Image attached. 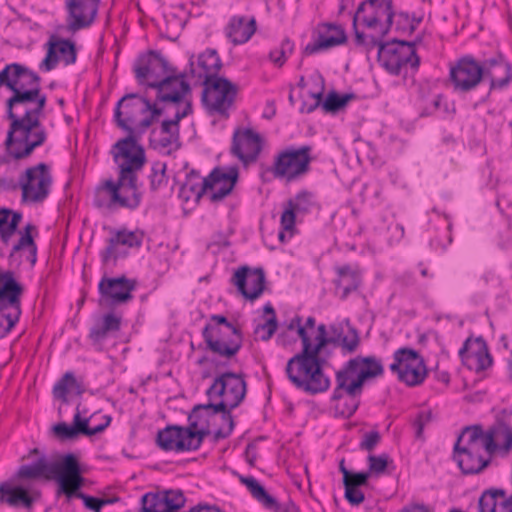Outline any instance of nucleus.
I'll return each instance as SVG.
<instances>
[{
    "instance_id": "24",
    "label": "nucleus",
    "mask_w": 512,
    "mask_h": 512,
    "mask_svg": "<svg viewBox=\"0 0 512 512\" xmlns=\"http://www.w3.org/2000/svg\"><path fill=\"white\" fill-rule=\"evenodd\" d=\"M262 144V137L252 129H236L232 138L231 153L247 165L257 160Z\"/></svg>"
},
{
    "instance_id": "38",
    "label": "nucleus",
    "mask_w": 512,
    "mask_h": 512,
    "mask_svg": "<svg viewBox=\"0 0 512 512\" xmlns=\"http://www.w3.org/2000/svg\"><path fill=\"white\" fill-rule=\"evenodd\" d=\"M482 512H512V496L506 498L503 490L483 492Z\"/></svg>"
},
{
    "instance_id": "63",
    "label": "nucleus",
    "mask_w": 512,
    "mask_h": 512,
    "mask_svg": "<svg viewBox=\"0 0 512 512\" xmlns=\"http://www.w3.org/2000/svg\"><path fill=\"white\" fill-rule=\"evenodd\" d=\"M109 424H110V417H107V420L104 424H100L96 427L91 428L88 426V419L82 418V430H83L82 434L87 435V436L96 435L98 433L103 432Z\"/></svg>"
},
{
    "instance_id": "31",
    "label": "nucleus",
    "mask_w": 512,
    "mask_h": 512,
    "mask_svg": "<svg viewBox=\"0 0 512 512\" xmlns=\"http://www.w3.org/2000/svg\"><path fill=\"white\" fill-rule=\"evenodd\" d=\"M32 231H36V227L29 223L24 227V231L20 232L21 236L19 240L13 245L12 250L9 254V260L11 264L16 261V265L20 264V261L16 259V255L24 256L31 266H34L37 262V245L32 236Z\"/></svg>"
},
{
    "instance_id": "3",
    "label": "nucleus",
    "mask_w": 512,
    "mask_h": 512,
    "mask_svg": "<svg viewBox=\"0 0 512 512\" xmlns=\"http://www.w3.org/2000/svg\"><path fill=\"white\" fill-rule=\"evenodd\" d=\"M21 475L28 477H37L44 475L48 480L57 482V495L64 494L68 501L73 498H79L84 506L93 511L101 512L103 506L113 504L118 498H97L83 493L80 489L84 484V478L81 475V468L77 457L72 454H59V461L45 462L41 460L33 468H25Z\"/></svg>"
},
{
    "instance_id": "42",
    "label": "nucleus",
    "mask_w": 512,
    "mask_h": 512,
    "mask_svg": "<svg viewBox=\"0 0 512 512\" xmlns=\"http://www.w3.org/2000/svg\"><path fill=\"white\" fill-rule=\"evenodd\" d=\"M454 460L463 474H478L480 472V451H454Z\"/></svg>"
},
{
    "instance_id": "61",
    "label": "nucleus",
    "mask_w": 512,
    "mask_h": 512,
    "mask_svg": "<svg viewBox=\"0 0 512 512\" xmlns=\"http://www.w3.org/2000/svg\"><path fill=\"white\" fill-rule=\"evenodd\" d=\"M370 473L369 472H358L353 473L351 472L350 477L348 478V482H343L344 486H346V483H349L354 488H359L360 486L366 485L369 479Z\"/></svg>"
},
{
    "instance_id": "45",
    "label": "nucleus",
    "mask_w": 512,
    "mask_h": 512,
    "mask_svg": "<svg viewBox=\"0 0 512 512\" xmlns=\"http://www.w3.org/2000/svg\"><path fill=\"white\" fill-rule=\"evenodd\" d=\"M55 435L61 440H70L76 438L79 434H82V418L79 409L73 417V425L70 426L65 422L58 423L53 426Z\"/></svg>"
},
{
    "instance_id": "40",
    "label": "nucleus",
    "mask_w": 512,
    "mask_h": 512,
    "mask_svg": "<svg viewBox=\"0 0 512 512\" xmlns=\"http://www.w3.org/2000/svg\"><path fill=\"white\" fill-rule=\"evenodd\" d=\"M462 363L476 373L480 372V337H468L459 350Z\"/></svg>"
},
{
    "instance_id": "29",
    "label": "nucleus",
    "mask_w": 512,
    "mask_h": 512,
    "mask_svg": "<svg viewBox=\"0 0 512 512\" xmlns=\"http://www.w3.org/2000/svg\"><path fill=\"white\" fill-rule=\"evenodd\" d=\"M347 41L345 30L333 23H323L318 27V38L312 43H308L304 49L306 55H312L322 50H326Z\"/></svg>"
},
{
    "instance_id": "25",
    "label": "nucleus",
    "mask_w": 512,
    "mask_h": 512,
    "mask_svg": "<svg viewBox=\"0 0 512 512\" xmlns=\"http://www.w3.org/2000/svg\"><path fill=\"white\" fill-rule=\"evenodd\" d=\"M186 502L181 490L148 492L141 498L142 512H177Z\"/></svg>"
},
{
    "instance_id": "5",
    "label": "nucleus",
    "mask_w": 512,
    "mask_h": 512,
    "mask_svg": "<svg viewBox=\"0 0 512 512\" xmlns=\"http://www.w3.org/2000/svg\"><path fill=\"white\" fill-rule=\"evenodd\" d=\"M326 357L315 348L312 353L296 354L286 364L289 381L299 390L315 395L330 387V379L323 372Z\"/></svg>"
},
{
    "instance_id": "34",
    "label": "nucleus",
    "mask_w": 512,
    "mask_h": 512,
    "mask_svg": "<svg viewBox=\"0 0 512 512\" xmlns=\"http://www.w3.org/2000/svg\"><path fill=\"white\" fill-rule=\"evenodd\" d=\"M338 278L335 280L336 287L342 289V299H345L351 292L358 289L361 284V273L357 267L344 265L337 268Z\"/></svg>"
},
{
    "instance_id": "39",
    "label": "nucleus",
    "mask_w": 512,
    "mask_h": 512,
    "mask_svg": "<svg viewBox=\"0 0 512 512\" xmlns=\"http://www.w3.org/2000/svg\"><path fill=\"white\" fill-rule=\"evenodd\" d=\"M83 392V386L77 381L72 372H66L53 387L54 398L61 400L64 403L68 402V394L79 396Z\"/></svg>"
},
{
    "instance_id": "28",
    "label": "nucleus",
    "mask_w": 512,
    "mask_h": 512,
    "mask_svg": "<svg viewBox=\"0 0 512 512\" xmlns=\"http://www.w3.org/2000/svg\"><path fill=\"white\" fill-rule=\"evenodd\" d=\"M144 234L140 231L121 229L116 231L107 241L106 248L101 252V259L107 264L111 259L116 260L123 253L120 246L139 248L142 245Z\"/></svg>"
},
{
    "instance_id": "57",
    "label": "nucleus",
    "mask_w": 512,
    "mask_h": 512,
    "mask_svg": "<svg viewBox=\"0 0 512 512\" xmlns=\"http://www.w3.org/2000/svg\"><path fill=\"white\" fill-rule=\"evenodd\" d=\"M297 321V333L302 342V351L299 354L312 353L316 348V343L312 344L310 337L307 333V328L301 325V318L296 317Z\"/></svg>"
},
{
    "instance_id": "43",
    "label": "nucleus",
    "mask_w": 512,
    "mask_h": 512,
    "mask_svg": "<svg viewBox=\"0 0 512 512\" xmlns=\"http://www.w3.org/2000/svg\"><path fill=\"white\" fill-rule=\"evenodd\" d=\"M472 450L480 451V425L465 427L462 433L458 436L454 445V451Z\"/></svg>"
},
{
    "instance_id": "22",
    "label": "nucleus",
    "mask_w": 512,
    "mask_h": 512,
    "mask_svg": "<svg viewBox=\"0 0 512 512\" xmlns=\"http://www.w3.org/2000/svg\"><path fill=\"white\" fill-rule=\"evenodd\" d=\"M101 0H66L67 30L77 32L89 28L95 21Z\"/></svg>"
},
{
    "instance_id": "23",
    "label": "nucleus",
    "mask_w": 512,
    "mask_h": 512,
    "mask_svg": "<svg viewBox=\"0 0 512 512\" xmlns=\"http://www.w3.org/2000/svg\"><path fill=\"white\" fill-rule=\"evenodd\" d=\"M191 111L192 106L188 102L183 110L176 111L173 119L164 120L160 126L159 137L152 141L153 147L165 155H171L177 151L181 147L179 122Z\"/></svg>"
},
{
    "instance_id": "56",
    "label": "nucleus",
    "mask_w": 512,
    "mask_h": 512,
    "mask_svg": "<svg viewBox=\"0 0 512 512\" xmlns=\"http://www.w3.org/2000/svg\"><path fill=\"white\" fill-rule=\"evenodd\" d=\"M389 456L387 454L382 455H369V473L381 474L385 471L388 464Z\"/></svg>"
},
{
    "instance_id": "20",
    "label": "nucleus",
    "mask_w": 512,
    "mask_h": 512,
    "mask_svg": "<svg viewBox=\"0 0 512 512\" xmlns=\"http://www.w3.org/2000/svg\"><path fill=\"white\" fill-rule=\"evenodd\" d=\"M449 81L454 91L466 93L480 83V63L471 56H464L450 65Z\"/></svg>"
},
{
    "instance_id": "33",
    "label": "nucleus",
    "mask_w": 512,
    "mask_h": 512,
    "mask_svg": "<svg viewBox=\"0 0 512 512\" xmlns=\"http://www.w3.org/2000/svg\"><path fill=\"white\" fill-rule=\"evenodd\" d=\"M121 318L108 313L103 316L101 322L96 323L89 332V338L94 345H101L111 333L120 330Z\"/></svg>"
},
{
    "instance_id": "41",
    "label": "nucleus",
    "mask_w": 512,
    "mask_h": 512,
    "mask_svg": "<svg viewBox=\"0 0 512 512\" xmlns=\"http://www.w3.org/2000/svg\"><path fill=\"white\" fill-rule=\"evenodd\" d=\"M21 219L22 213L8 208H0V239L4 244H8L15 234Z\"/></svg>"
},
{
    "instance_id": "46",
    "label": "nucleus",
    "mask_w": 512,
    "mask_h": 512,
    "mask_svg": "<svg viewBox=\"0 0 512 512\" xmlns=\"http://www.w3.org/2000/svg\"><path fill=\"white\" fill-rule=\"evenodd\" d=\"M354 97L355 95L352 93L339 95L336 91H330L322 103V109L325 113L335 114L344 108Z\"/></svg>"
},
{
    "instance_id": "64",
    "label": "nucleus",
    "mask_w": 512,
    "mask_h": 512,
    "mask_svg": "<svg viewBox=\"0 0 512 512\" xmlns=\"http://www.w3.org/2000/svg\"><path fill=\"white\" fill-rule=\"evenodd\" d=\"M222 419L223 421L228 423V429L226 431H224L223 429H218L214 433L215 440L224 439L228 437L234 429V420L231 413H228V416L226 414H222Z\"/></svg>"
},
{
    "instance_id": "1",
    "label": "nucleus",
    "mask_w": 512,
    "mask_h": 512,
    "mask_svg": "<svg viewBox=\"0 0 512 512\" xmlns=\"http://www.w3.org/2000/svg\"><path fill=\"white\" fill-rule=\"evenodd\" d=\"M40 76L20 63L7 64L0 71V87L12 92L6 100V118L10 121L4 147L14 159L29 158L48 138L40 121L47 97L41 93Z\"/></svg>"
},
{
    "instance_id": "16",
    "label": "nucleus",
    "mask_w": 512,
    "mask_h": 512,
    "mask_svg": "<svg viewBox=\"0 0 512 512\" xmlns=\"http://www.w3.org/2000/svg\"><path fill=\"white\" fill-rule=\"evenodd\" d=\"M238 88L226 78L214 79L204 85L201 101L210 114L228 117V110L233 105Z\"/></svg>"
},
{
    "instance_id": "32",
    "label": "nucleus",
    "mask_w": 512,
    "mask_h": 512,
    "mask_svg": "<svg viewBox=\"0 0 512 512\" xmlns=\"http://www.w3.org/2000/svg\"><path fill=\"white\" fill-rule=\"evenodd\" d=\"M255 31L256 21L254 18L247 20L243 16H234L226 28V36L234 45H240L246 43Z\"/></svg>"
},
{
    "instance_id": "14",
    "label": "nucleus",
    "mask_w": 512,
    "mask_h": 512,
    "mask_svg": "<svg viewBox=\"0 0 512 512\" xmlns=\"http://www.w3.org/2000/svg\"><path fill=\"white\" fill-rule=\"evenodd\" d=\"M390 371L397 375L399 381L408 386L420 385L427 376V368L423 357L414 349L402 347L393 354Z\"/></svg>"
},
{
    "instance_id": "27",
    "label": "nucleus",
    "mask_w": 512,
    "mask_h": 512,
    "mask_svg": "<svg viewBox=\"0 0 512 512\" xmlns=\"http://www.w3.org/2000/svg\"><path fill=\"white\" fill-rule=\"evenodd\" d=\"M189 65L191 67V75L202 80V84L212 83L214 79L220 78L218 73L222 67V61L215 49H207L197 57L195 67L194 55L189 57Z\"/></svg>"
},
{
    "instance_id": "11",
    "label": "nucleus",
    "mask_w": 512,
    "mask_h": 512,
    "mask_svg": "<svg viewBox=\"0 0 512 512\" xmlns=\"http://www.w3.org/2000/svg\"><path fill=\"white\" fill-rule=\"evenodd\" d=\"M53 183L50 167L38 163L28 167L20 174L18 185L21 189V201L27 204H39L49 196Z\"/></svg>"
},
{
    "instance_id": "49",
    "label": "nucleus",
    "mask_w": 512,
    "mask_h": 512,
    "mask_svg": "<svg viewBox=\"0 0 512 512\" xmlns=\"http://www.w3.org/2000/svg\"><path fill=\"white\" fill-rule=\"evenodd\" d=\"M294 45L289 39H284L278 48H275L269 53L270 60L281 67L286 62V59L293 52Z\"/></svg>"
},
{
    "instance_id": "37",
    "label": "nucleus",
    "mask_w": 512,
    "mask_h": 512,
    "mask_svg": "<svg viewBox=\"0 0 512 512\" xmlns=\"http://www.w3.org/2000/svg\"><path fill=\"white\" fill-rule=\"evenodd\" d=\"M350 361L356 362V370H358L359 380L357 384L362 381L365 383L366 380L371 378L380 377L384 374V367L381 360L375 356H357Z\"/></svg>"
},
{
    "instance_id": "12",
    "label": "nucleus",
    "mask_w": 512,
    "mask_h": 512,
    "mask_svg": "<svg viewBox=\"0 0 512 512\" xmlns=\"http://www.w3.org/2000/svg\"><path fill=\"white\" fill-rule=\"evenodd\" d=\"M312 147L303 145L299 148L287 147L274 157L271 172L275 178L295 180L310 171Z\"/></svg>"
},
{
    "instance_id": "48",
    "label": "nucleus",
    "mask_w": 512,
    "mask_h": 512,
    "mask_svg": "<svg viewBox=\"0 0 512 512\" xmlns=\"http://www.w3.org/2000/svg\"><path fill=\"white\" fill-rule=\"evenodd\" d=\"M166 164L163 162H156L151 167V172L149 174L150 181V189L152 191H156L162 186L166 185Z\"/></svg>"
},
{
    "instance_id": "36",
    "label": "nucleus",
    "mask_w": 512,
    "mask_h": 512,
    "mask_svg": "<svg viewBox=\"0 0 512 512\" xmlns=\"http://www.w3.org/2000/svg\"><path fill=\"white\" fill-rule=\"evenodd\" d=\"M240 482L244 484L254 499L261 503L266 509L279 511L280 505L277 500L267 493L265 488L252 476H240Z\"/></svg>"
},
{
    "instance_id": "26",
    "label": "nucleus",
    "mask_w": 512,
    "mask_h": 512,
    "mask_svg": "<svg viewBox=\"0 0 512 512\" xmlns=\"http://www.w3.org/2000/svg\"><path fill=\"white\" fill-rule=\"evenodd\" d=\"M231 281L246 299L255 300L264 291L265 273L262 268L242 266L235 271Z\"/></svg>"
},
{
    "instance_id": "17",
    "label": "nucleus",
    "mask_w": 512,
    "mask_h": 512,
    "mask_svg": "<svg viewBox=\"0 0 512 512\" xmlns=\"http://www.w3.org/2000/svg\"><path fill=\"white\" fill-rule=\"evenodd\" d=\"M237 179V167H230L227 172H223L220 168H215L200 184H192L190 190L195 193L197 199L210 191V200L212 202H219L232 192Z\"/></svg>"
},
{
    "instance_id": "21",
    "label": "nucleus",
    "mask_w": 512,
    "mask_h": 512,
    "mask_svg": "<svg viewBox=\"0 0 512 512\" xmlns=\"http://www.w3.org/2000/svg\"><path fill=\"white\" fill-rule=\"evenodd\" d=\"M137 287L135 279L122 275L119 277L103 276L98 284L100 301L107 304H124L133 299L132 292Z\"/></svg>"
},
{
    "instance_id": "44",
    "label": "nucleus",
    "mask_w": 512,
    "mask_h": 512,
    "mask_svg": "<svg viewBox=\"0 0 512 512\" xmlns=\"http://www.w3.org/2000/svg\"><path fill=\"white\" fill-rule=\"evenodd\" d=\"M378 60L381 65L392 75L401 73L399 58L396 57L394 44L381 43L378 47Z\"/></svg>"
},
{
    "instance_id": "18",
    "label": "nucleus",
    "mask_w": 512,
    "mask_h": 512,
    "mask_svg": "<svg viewBox=\"0 0 512 512\" xmlns=\"http://www.w3.org/2000/svg\"><path fill=\"white\" fill-rule=\"evenodd\" d=\"M316 348L325 356L329 355L328 346L341 348L344 353H353L360 344V337L355 328L349 327L345 332L339 326H330L328 333L326 325L320 324L317 327L315 336Z\"/></svg>"
},
{
    "instance_id": "52",
    "label": "nucleus",
    "mask_w": 512,
    "mask_h": 512,
    "mask_svg": "<svg viewBox=\"0 0 512 512\" xmlns=\"http://www.w3.org/2000/svg\"><path fill=\"white\" fill-rule=\"evenodd\" d=\"M277 326V318L270 317L264 323L255 327L254 334L262 341H268L277 330Z\"/></svg>"
},
{
    "instance_id": "19",
    "label": "nucleus",
    "mask_w": 512,
    "mask_h": 512,
    "mask_svg": "<svg viewBox=\"0 0 512 512\" xmlns=\"http://www.w3.org/2000/svg\"><path fill=\"white\" fill-rule=\"evenodd\" d=\"M482 447L488 458H482V470L487 468L495 457H506L512 450V428L503 422L482 431Z\"/></svg>"
},
{
    "instance_id": "62",
    "label": "nucleus",
    "mask_w": 512,
    "mask_h": 512,
    "mask_svg": "<svg viewBox=\"0 0 512 512\" xmlns=\"http://www.w3.org/2000/svg\"><path fill=\"white\" fill-rule=\"evenodd\" d=\"M432 419L431 411H422L418 414L417 419L415 420L416 426V437L420 438L423 433L424 426L429 423Z\"/></svg>"
},
{
    "instance_id": "35",
    "label": "nucleus",
    "mask_w": 512,
    "mask_h": 512,
    "mask_svg": "<svg viewBox=\"0 0 512 512\" xmlns=\"http://www.w3.org/2000/svg\"><path fill=\"white\" fill-rule=\"evenodd\" d=\"M422 36H418L413 42L393 40L396 57L399 58L401 68L410 66L413 69L418 68L420 58L416 54L415 46L421 44Z\"/></svg>"
},
{
    "instance_id": "60",
    "label": "nucleus",
    "mask_w": 512,
    "mask_h": 512,
    "mask_svg": "<svg viewBox=\"0 0 512 512\" xmlns=\"http://www.w3.org/2000/svg\"><path fill=\"white\" fill-rule=\"evenodd\" d=\"M345 488V499L351 504V505H359L361 504L365 497L364 493L359 488H354L349 483H346Z\"/></svg>"
},
{
    "instance_id": "4",
    "label": "nucleus",
    "mask_w": 512,
    "mask_h": 512,
    "mask_svg": "<svg viewBox=\"0 0 512 512\" xmlns=\"http://www.w3.org/2000/svg\"><path fill=\"white\" fill-rule=\"evenodd\" d=\"M134 72L140 84L157 89V100L179 103L190 91V86L182 78L175 76L174 69L160 52L150 50L140 55L134 64Z\"/></svg>"
},
{
    "instance_id": "15",
    "label": "nucleus",
    "mask_w": 512,
    "mask_h": 512,
    "mask_svg": "<svg viewBox=\"0 0 512 512\" xmlns=\"http://www.w3.org/2000/svg\"><path fill=\"white\" fill-rule=\"evenodd\" d=\"M202 336L212 353L226 359L234 357L242 347V334L236 326L206 325Z\"/></svg>"
},
{
    "instance_id": "51",
    "label": "nucleus",
    "mask_w": 512,
    "mask_h": 512,
    "mask_svg": "<svg viewBox=\"0 0 512 512\" xmlns=\"http://www.w3.org/2000/svg\"><path fill=\"white\" fill-rule=\"evenodd\" d=\"M355 42L359 46H364L367 51L372 50L375 47H379L384 37H381V32L377 36L365 35L363 32L358 30L357 23L353 26Z\"/></svg>"
},
{
    "instance_id": "10",
    "label": "nucleus",
    "mask_w": 512,
    "mask_h": 512,
    "mask_svg": "<svg viewBox=\"0 0 512 512\" xmlns=\"http://www.w3.org/2000/svg\"><path fill=\"white\" fill-rule=\"evenodd\" d=\"M24 287L13 270L0 271V338L5 337L21 315V297Z\"/></svg>"
},
{
    "instance_id": "8",
    "label": "nucleus",
    "mask_w": 512,
    "mask_h": 512,
    "mask_svg": "<svg viewBox=\"0 0 512 512\" xmlns=\"http://www.w3.org/2000/svg\"><path fill=\"white\" fill-rule=\"evenodd\" d=\"M358 380L355 361H347L335 374L336 387L331 399L335 402L336 413L344 418L351 417L360 405L364 383L357 384Z\"/></svg>"
},
{
    "instance_id": "55",
    "label": "nucleus",
    "mask_w": 512,
    "mask_h": 512,
    "mask_svg": "<svg viewBox=\"0 0 512 512\" xmlns=\"http://www.w3.org/2000/svg\"><path fill=\"white\" fill-rule=\"evenodd\" d=\"M59 62V57L57 55V51L55 48V44H53V37L48 42V50L45 58L40 63V69L48 72L54 69Z\"/></svg>"
},
{
    "instance_id": "9",
    "label": "nucleus",
    "mask_w": 512,
    "mask_h": 512,
    "mask_svg": "<svg viewBox=\"0 0 512 512\" xmlns=\"http://www.w3.org/2000/svg\"><path fill=\"white\" fill-rule=\"evenodd\" d=\"M246 392L247 385L242 374L225 372L214 379L206 392L210 398L214 396L223 397L222 401L217 404H198V407L212 411V414L222 413L228 416V413H231L233 409L241 404Z\"/></svg>"
},
{
    "instance_id": "58",
    "label": "nucleus",
    "mask_w": 512,
    "mask_h": 512,
    "mask_svg": "<svg viewBox=\"0 0 512 512\" xmlns=\"http://www.w3.org/2000/svg\"><path fill=\"white\" fill-rule=\"evenodd\" d=\"M381 435L378 431H370L363 435L359 448L363 451L372 452L380 443Z\"/></svg>"
},
{
    "instance_id": "54",
    "label": "nucleus",
    "mask_w": 512,
    "mask_h": 512,
    "mask_svg": "<svg viewBox=\"0 0 512 512\" xmlns=\"http://www.w3.org/2000/svg\"><path fill=\"white\" fill-rule=\"evenodd\" d=\"M163 113L161 108L150 102L149 111L145 112V116L139 122V133H144Z\"/></svg>"
},
{
    "instance_id": "30",
    "label": "nucleus",
    "mask_w": 512,
    "mask_h": 512,
    "mask_svg": "<svg viewBox=\"0 0 512 512\" xmlns=\"http://www.w3.org/2000/svg\"><path fill=\"white\" fill-rule=\"evenodd\" d=\"M511 79L510 65L501 55L482 61V82L489 80L491 89L505 87Z\"/></svg>"
},
{
    "instance_id": "47",
    "label": "nucleus",
    "mask_w": 512,
    "mask_h": 512,
    "mask_svg": "<svg viewBox=\"0 0 512 512\" xmlns=\"http://www.w3.org/2000/svg\"><path fill=\"white\" fill-rule=\"evenodd\" d=\"M53 44H55L57 53L62 56V60L66 65L76 62L77 51L74 42L69 39H53Z\"/></svg>"
},
{
    "instance_id": "13",
    "label": "nucleus",
    "mask_w": 512,
    "mask_h": 512,
    "mask_svg": "<svg viewBox=\"0 0 512 512\" xmlns=\"http://www.w3.org/2000/svg\"><path fill=\"white\" fill-rule=\"evenodd\" d=\"M394 16L392 0H365L357 8L352 26L358 22L369 29L379 26L381 37H385L393 25Z\"/></svg>"
},
{
    "instance_id": "2",
    "label": "nucleus",
    "mask_w": 512,
    "mask_h": 512,
    "mask_svg": "<svg viewBox=\"0 0 512 512\" xmlns=\"http://www.w3.org/2000/svg\"><path fill=\"white\" fill-rule=\"evenodd\" d=\"M150 109V101L138 94L130 93L123 96L116 104L114 120L118 127L128 135L118 140L112 148L119 175L116 182L107 180L97 190L95 204L103 206L100 195L107 193L110 197L108 206H120L134 209L139 206L142 194L138 187L137 173L146 163L144 148L137 142L139 122Z\"/></svg>"
},
{
    "instance_id": "6",
    "label": "nucleus",
    "mask_w": 512,
    "mask_h": 512,
    "mask_svg": "<svg viewBox=\"0 0 512 512\" xmlns=\"http://www.w3.org/2000/svg\"><path fill=\"white\" fill-rule=\"evenodd\" d=\"M41 460L45 462L59 461V454L56 453L51 456L41 454L30 464L21 465L11 480L0 484V504L15 509L31 510L33 508L40 498V491L31 482L38 479H48L44 475L37 477L23 476L21 471L25 468H33Z\"/></svg>"
},
{
    "instance_id": "53",
    "label": "nucleus",
    "mask_w": 512,
    "mask_h": 512,
    "mask_svg": "<svg viewBox=\"0 0 512 512\" xmlns=\"http://www.w3.org/2000/svg\"><path fill=\"white\" fill-rule=\"evenodd\" d=\"M397 19H396V22H395V25H396V30L398 31H406V26H401V22H405V25L407 24L408 26V29H409V33H413L418 25L422 22L423 20V17L420 16V17H412L410 18L409 15L405 12H400L397 14Z\"/></svg>"
},
{
    "instance_id": "50",
    "label": "nucleus",
    "mask_w": 512,
    "mask_h": 512,
    "mask_svg": "<svg viewBox=\"0 0 512 512\" xmlns=\"http://www.w3.org/2000/svg\"><path fill=\"white\" fill-rule=\"evenodd\" d=\"M287 202L296 213H307L313 205V195L310 192L302 191Z\"/></svg>"
},
{
    "instance_id": "59",
    "label": "nucleus",
    "mask_w": 512,
    "mask_h": 512,
    "mask_svg": "<svg viewBox=\"0 0 512 512\" xmlns=\"http://www.w3.org/2000/svg\"><path fill=\"white\" fill-rule=\"evenodd\" d=\"M295 218H296V211L288 205V202L286 203V208L284 209L280 223L285 231H292L295 226Z\"/></svg>"
},
{
    "instance_id": "7",
    "label": "nucleus",
    "mask_w": 512,
    "mask_h": 512,
    "mask_svg": "<svg viewBox=\"0 0 512 512\" xmlns=\"http://www.w3.org/2000/svg\"><path fill=\"white\" fill-rule=\"evenodd\" d=\"M202 411L208 412L203 407L194 406L188 416L189 425L187 427L168 425L157 433V444L164 451H195L197 450L205 436L209 434L207 429H198V424L202 417Z\"/></svg>"
}]
</instances>
